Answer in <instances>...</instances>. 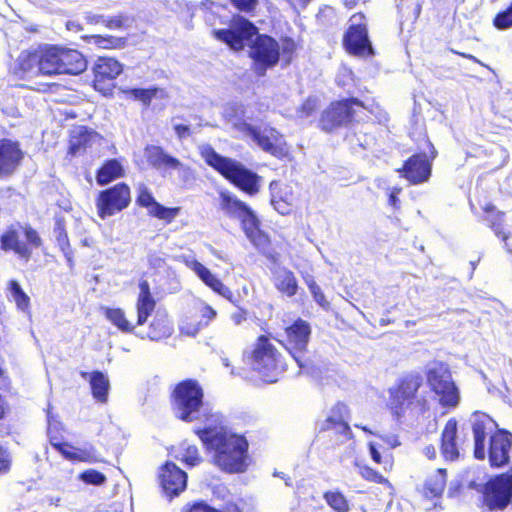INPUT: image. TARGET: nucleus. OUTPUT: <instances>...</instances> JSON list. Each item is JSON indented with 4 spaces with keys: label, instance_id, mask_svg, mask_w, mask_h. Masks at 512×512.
<instances>
[{
    "label": "nucleus",
    "instance_id": "f257e3e1",
    "mask_svg": "<svg viewBox=\"0 0 512 512\" xmlns=\"http://www.w3.org/2000/svg\"><path fill=\"white\" fill-rule=\"evenodd\" d=\"M206 448L211 462L227 473H243L249 466L248 442L243 435L223 425L208 423L195 431Z\"/></svg>",
    "mask_w": 512,
    "mask_h": 512
},
{
    "label": "nucleus",
    "instance_id": "f03ea898",
    "mask_svg": "<svg viewBox=\"0 0 512 512\" xmlns=\"http://www.w3.org/2000/svg\"><path fill=\"white\" fill-rule=\"evenodd\" d=\"M256 27L244 18L234 19L228 29L214 30V36L226 43L231 49L238 51L244 46H250V57L254 60L258 75H264L268 68L275 66L279 60L280 48L278 43L266 35H258L255 40Z\"/></svg>",
    "mask_w": 512,
    "mask_h": 512
},
{
    "label": "nucleus",
    "instance_id": "7ed1b4c3",
    "mask_svg": "<svg viewBox=\"0 0 512 512\" xmlns=\"http://www.w3.org/2000/svg\"><path fill=\"white\" fill-rule=\"evenodd\" d=\"M473 456L479 461L486 458L491 468L499 469L510 463L512 433L498 428L496 421L487 413L475 411L471 424Z\"/></svg>",
    "mask_w": 512,
    "mask_h": 512
},
{
    "label": "nucleus",
    "instance_id": "20e7f679",
    "mask_svg": "<svg viewBox=\"0 0 512 512\" xmlns=\"http://www.w3.org/2000/svg\"><path fill=\"white\" fill-rule=\"evenodd\" d=\"M200 384L192 379L180 382L174 389L172 408L175 416L185 422L199 421L204 424L221 422V414L213 412L203 401Z\"/></svg>",
    "mask_w": 512,
    "mask_h": 512
},
{
    "label": "nucleus",
    "instance_id": "39448f33",
    "mask_svg": "<svg viewBox=\"0 0 512 512\" xmlns=\"http://www.w3.org/2000/svg\"><path fill=\"white\" fill-rule=\"evenodd\" d=\"M422 386L421 374L411 371L401 375L388 389L387 409L395 419H401L407 411L415 410L423 414L429 410L428 400L425 396L419 395Z\"/></svg>",
    "mask_w": 512,
    "mask_h": 512
},
{
    "label": "nucleus",
    "instance_id": "423d86ee",
    "mask_svg": "<svg viewBox=\"0 0 512 512\" xmlns=\"http://www.w3.org/2000/svg\"><path fill=\"white\" fill-rule=\"evenodd\" d=\"M199 152L209 166L217 170L242 191L251 196L259 192L260 176L247 169L242 163L219 155L211 146L206 144L199 146Z\"/></svg>",
    "mask_w": 512,
    "mask_h": 512
},
{
    "label": "nucleus",
    "instance_id": "0eeeda50",
    "mask_svg": "<svg viewBox=\"0 0 512 512\" xmlns=\"http://www.w3.org/2000/svg\"><path fill=\"white\" fill-rule=\"evenodd\" d=\"M426 384L441 407L454 409L460 402V391L453 380L448 363L434 360L425 370Z\"/></svg>",
    "mask_w": 512,
    "mask_h": 512
},
{
    "label": "nucleus",
    "instance_id": "6e6552de",
    "mask_svg": "<svg viewBox=\"0 0 512 512\" xmlns=\"http://www.w3.org/2000/svg\"><path fill=\"white\" fill-rule=\"evenodd\" d=\"M249 364L267 383L276 382L279 374L286 369L281 354L266 336H260L257 339L249 356Z\"/></svg>",
    "mask_w": 512,
    "mask_h": 512
},
{
    "label": "nucleus",
    "instance_id": "1a4fd4ad",
    "mask_svg": "<svg viewBox=\"0 0 512 512\" xmlns=\"http://www.w3.org/2000/svg\"><path fill=\"white\" fill-rule=\"evenodd\" d=\"M481 506L490 512L503 511L512 503V466L490 477L482 486Z\"/></svg>",
    "mask_w": 512,
    "mask_h": 512
},
{
    "label": "nucleus",
    "instance_id": "9d476101",
    "mask_svg": "<svg viewBox=\"0 0 512 512\" xmlns=\"http://www.w3.org/2000/svg\"><path fill=\"white\" fill-rule=\"evenodd\" d=\"M428 152H416L409 156L396 171L400 177L410 185H419L429 181L432 175L433 161L437 157V150L427 140Z\"/></svg>",
    "mask_w": 512,
    "mask_h": 512
},
{
    "label": "nucleus",
    "instance_id": "9b49d317",
    "mask_svg": "<svg viewBox=\"0 0 512 512\" xmlns=\"http://www.w3.org/2000/svg\"><path fill=\"white\" fill-rule=\"evenodd\" d=\"M26 242L20 240V235L15 229H8L1 236V248L5 251L12 250L25 262H28L32 249L40 248L43 241L36 230L26 225L21 227Z\"/></svg>",
    "mask_w": 512,
    "mask_h": 512
},
{
    "label": "nucleus",
    "instance_id": "f8f14e48",
    "mask_svg": "<svg viewBox=\"0 0 512 512\" xmlns=\"http://www.w3.org/2000/svg\"><path fill=\"white\" fill-rule=\"evenodd\" d=\"M286 338L283 345L292 355L301 369H306L307 364L303 354L307 349L311 335V327L308 322L298 319L285 329Z\"/></svg>",
    "mask_w": 512,
    "mask_h": 512
},
{
    "label": "nucleus",
    "instance_id": "ddd939ff",
    "mask_svg": "<svg viewBox=\"0 0 512 512\" xmlns=\"http://www.w3.org/2000/svg\"><path fill=\"white\" fill-rule=\"evenodd\" d=\"M130 189L126 184H117L100 192L96 207L100 218L105 219L125 209L130 203Z\"/></svg>",
    "mask_w": 512,
    "mask_h": 512
},
{
    "label": "nucleus",
    "instance_id": "4468645a",
    "mask_svg": "<svg viewBox=\"0 0 512 512\" xmlns=\"http://www.w3.org/2000/svg\"><path fill=\"white\" fill-rule=\"evenodd\" d=\"M247 135H249L263 151L277 158H283L289 153V147L284 136L271 126H252Z\"/></svg>",
    "mask_w": 512,
    "mask_h": 512
},
{
    "label": "nucleus",
    "instance_id": "2eb2a0df",
    "mask_svg": "<svg viewBox=\"0 0 512 512\" xmlns=\"http://www.w3.org/2000/svg\"><path fill=\"white\" fill-rule=\"evenodd\" d=\"M350 409L347 404L337 403L331 410L325 421L320 424L321 431H333L338 443H344L350 439Z\"/></svg>",
    "mask_w": 512,
    "mask_h": 512
},
{
    "label": "nucleus",
    "instance_id": "dca6fc26",
    "mask_svg": "<svg viewBox=\"0 0 512 512\" xmlns=\"http://www.w3.org/2000/svg\"><path fill=\"white\" fill-rule=\"evenodd\" d=\"M178 259L189 269H191L206 286L230 302L234 303V295L232 291L227 286H225L223 282L206 266L197 261L194 256L181 255Z\"/></svg>",
    "mask_w": 512,
    "mask_h": 512
},
{
    "label": "nucleus",
    "instance_id": "f3484780",
    "mask_svg": "<svg viewBox=\"0 0 512 512\" xmlns=\"http://www.w3.org/2000/svg\"><path fill=\"white\" fill-rule=\"evenodd\" d=\"M148 162L157 169H171L178 172V176L184 180L192 177V170L175 157L166 153L159 146H149L145 150Z\"/></svg>",
    "mask_w": 512,
    "mask_h": 512
},
{
    "label": "nucleus",
    "instance_id": "a211bd4d",
    "mask_svg": "<svg viewBox=\"0 0 512 512\" xmlns=\"http://www.w3.org/2000/svg\"><path fill=\"white\" fill-rule=\"evenodd\" d=\"M159 478L163 491L169 498L179 495L186 488L187 475L174 463H165L160 470Z\"/></svg>",
    "mask_w": 512,
    "mask_h": 512
},
{
    "label": "nucleus",
    "instance_id": "6ab92c4d",
    "mask_svg": "<svg viewBox=\"0 0 512 512\" xmlns=\"http://www.w3.org/2000/svg\"><path fill=\"white\" fill-rule=\"evenodd\" d=\"M137 203L148 210L150 216L172 222L180 213V207H165L158 203L146 186L140 184L138 187Z\"/></svg>",
    "mask_w": 512,
    "mask_h": 512
},
{
    "label": "nucleus",
    "instance_id": "aec40b11",
    "mask_svg": "<svg viewBox=\"0 0 512 512\" xmlns=\"http://www.w3.org/2000/svg\"><path fill=\"white\" fill-rule=\"evenodd\" d=\"M270 202L281 215H288L294 207L296 196L291 184L273 181L269 185Z\"/></svg>",
    "mask_w": 512,
    "mask_h": 512
},
{
    "label": "nucleus",
    "instance_id": "412c9836",
    "mask_svg": "<svg viewBox=\"0 0 512 512\" xmlns=\"http://www.w3.org/2000/svg\"><path fill=\"white\" fill-rule=\"evenodd\" d=\"M352 110V100L345 99L332 103L322 114L320 125L325 131H333L349 119Z\"/></svg>",
    "mask_w": 512,
    "mask_h": 512
},
{
    "label": "nucleus",
    "instance_id": "4be33fe9",
    "mask_svg": "<svg viewBox=\"0 0 512 512\" xmlns=\"http://www.w3.org/2000/svg\"><path fill=\"white\" fill-rule=\"evenodd\" d=\"M457 433L458 421L455 418L448 419L440 435V453L445 461L453 462L460 457Z\"/></svg>",
    "mask_w": 512,
    "mask_h": 512
},
{
    "label": "nucleus",
    "instance_id": "5701e85b",
    "mask_svg": "<svg viewBox=\"0 0 512 512\" xmlns=\"http://www.w3.org/2000/svg\"><path fill=\"white\" fill-rule=\"evenodd\" d=\"M10 71L20 79H31L41 75L37 48L22 51L11 64Z\"/></svg>",
    "mask_w": 512,
    "mask_h": 512
},
{
    "label": "nucleus",
    "instance_id": "b1692460",
    "mask_svg": "<svg viewBox=\"0 0 512 512\" xmlns=\"http://www.w3.org/2000/svg\"><path fill=\"white\" fill-rule=\"evenodd\" d=\"M54 440L55 437H52V446L70 461L86 463H100L104 461L92 445L74 447L68 443L55 442Z\"/></svg>",
    "mask_w": 512,
    "mask_h": 512
},
{
    "label": "nucleus",
    "instance_id": "393cba45",
    "mask_svg": "<svg viewBox=\"0 0 512 512\" xmlns=\"http://www.w3.org/2000/svg\"><path fill=\"white\" fill-rule=\"evenodd\" d=\"M23 153L18 143L11 140H0V175H11L19 166Z\"/></svg>",
    "mask_w": 512,
    "mask_h": 512
},
{
    "label": "nucleus",
    "instance_id": "a878e982",
    "mask_svg": "<svg viewBox=\"0 0 512 512\" xmlns=\"http://www.w3.org/2000/svg\"><path fill=\"white\" fill-rule=\"evenodd\" d=\"M242 224V228L253 243V245L261 250L265 251L269 244L268 237L259 229V221L254 212L249 208L243 216L239 218Z\"/></svg>",
    "mask_w": 512,
    "mask_h": 512
},
{
    "label": "nucleus",
    "instance_id": "bb28decb",
    "mask_svg": "<svg viewBox=\"0 0 512 512\" xmlns=\"http://www.w3.org/2000/svg\"><path fill=\"white\" fill-rule=\"evenodd\" d=\"M272 282L276 290L287 297L297 294L299 285L295 274L284 266H275L272 270Z\"/></svg>",
    "mask_w": 512,
    "mask_h": 512
},
{
    "label": "nucleus",
    "instance_id": "cd10ccee",
    "mask_svg": "<svg viewBox=\"0 0 512 512\" xmlns=\"http://www.w3.org/2000/svg\"><path fill=\"white\" fill-rule=\"evenodd\" d=\"M377 54L365 23L354 24V57L372 60Z\"/></svg>",
    "mask_w": 512,
    "mask_h": 512
},
{
    "label": "nucleus",
    "instance_id": "c85d7f7f",
    "mask_svg": "<svg viewBox=\"0 0 512 512\" xmlns=\"http://www.w3.org/2000/svg\"><path fill=\"white\" fill-rule=\"evenodd\" d=\"M86 68L87 61L78 50L60 47V74L77 75Z\"/></svg>",
    "mask_w": 512,
    "mask_h": 512
},
{
    "label": "nucleus",
    "instance_id": "c756f323",
    "mask_svg": "<svg viewBox=\"0 0 512 512\" xmlns=\"http://www.w3.org/2000/svg\"><path fill=\"white\" fill-rule=\"evenodd\" d=\"M41 75L60 74V47L43 45L37 48Z\"/></svg>",
    "mask_w": 512,
    "mask_h": 512
},
{
    "label": "nucleus",
    "instance_id": "7c9ffc66",
    "mask_svg": "<svg viewBox=\"0 0 512 512\" xmlns=\"http://www.w3.org/2000/svg\"><path fill=\"white\" fill-rule=\"evenodd\" d=\"M123 70L122 64L114 58L100 57L95 63V88L98 89L101 82L105 80H114L121 74Z\"/></svg>",
    "mask_w": 512,
    "mask_h": 512
},
{
    "label": "nucleus",
    "instance_id": "2f4dec72",
    "mask_svg": "<svg viewBox=\"0 0 512 512\" xmlns=\"http://www.w3.org/2000/svg\"><path fill=\"white\" fill-rule=\"evenodd\" d=\"M139 295L136 303L137 325H143L155 308V301L150 293V287L147 281L139 283Z\"/></svg>",
    "mask_w": 512,
    "mask_h": 512
},
{
    "label": "nucleus",
    "instance_id": "473e14b6",
    "mask_svg": "<svg viewBox=\"0 0 512 512\" xmlns=\"http://www.w3.org/2000/svg\"><path fill=\"white\" fill-rule=\"evenodd\" d=\"M447 481V470L438 468L434 474L427 478L423 485V495L428 499H435L442 496Z\"/></svg>",
    "mask_w": 512,
    "mask_h": 512
},
{
    "label": "nucleus",
    "instance_id": "72a5a7b5",
    "mask_svg": "<svg viewBox=\"0 0 512 512\" xmlns=\"http://www.w3.org/2000/svg\"><path fill=\"white\" fill-rule=\"evenodd\" d=\"M219 200L221 210L229 217L239 219L249 209L244 202L227 190L219 192Z\"/></svg>",
    "mask_w": 512,
    "mask_h": 512
},
{
    "label": "nucleus",
    "instance_id": "f704fd0d",
    "mask_svg": "<svg viewBox=\"0 0 512 512\" xmlns=\"http://www.w3.org/2000/svg\"><path fill=\"white\" fill-rule=\"evenodd\" d=\"M481 210L484 213L483 220L487 223V225L495 232V234L502 238L506 239L507 235L503 228V220L505 217V213L503 211H499L496 206L487 202L481 206Z\"/></svg>",
    "mask_w": 512,
    "mask_h": 512
},
{
    "label": "nucleus",
    "instance_id": "c9c22d12",
    "mask_svg": "<svg viewBox=\"0 0 512 512\" xmlns=\"http://www.w3.org/2000/svg\"><path fill=\"white\" fill-rule=\"evenodd\" d=\"M82 377L88 379L90 382L93 397L101 403H105L108 397L109 380L101 372L95 371L92 373L82 372Z\"/></svg>",
    "mask_w": 512,
    "mask_h": 512
},
{
    "label": "nucleus",
    "instance_id": "e433bc0d",
    "mask_svg": "<svg viewBox=\"0 0 512 512\" xmlns=\"http://www.w3.org/2000/svg\"><path fill=\"white\" fill-rule=\"evenodd\" d=\"M223 115L225 119L232 124V126L240 132L247 134L252 128L245 121V109L240 104H230L224 109Z\"/></svg>",
    "mask_w": 512,
    "mask_h": 512
},
{
    "label": "nucleus",
    "instance_id": "4c0bfd02",
    "mask_svg": "<svg viewBox=\"0 0 512 512\" xmlns=\"http://www.w3.org/2000/svg\"><path fill=\"white\" fill-rule=\"evenodd\" d=\"M124 174L123 165L117 159L108 160L99 169L96 179L99 185H106L111 181L122 177Z\"/></svg>",
    "mask_w": 512,
    "mask_h": 512
},
{
    "label": "nucleus",
    "instance_id": "58836bf2",
    "mask_svg": "<svg viewBox=\"0 0 512 512\" xmlns=\"http://www.w3.org/2000/svg\"><path fill=\"white\" fill-rule=\"evenodd\" d=\"M173 328L166 316H157L149 327L148 338L151 340H161L172 334Z\"/></svg>",
    "mask_w": 512,
    "mask_h": 512
},
{
    "label": "nucleus",
    "instance_id": "ea45409f",
    "mask_svg": "<svg viewBox=\"0 0 512 512\" xmlns=\"http://www.w3.org/2000/svg\"><path fill=\"white\" fill-rule=\"evenodd\" d=\"M8 297L16 304L20 311L29 313L30 298L16 280L8 282Z\"/></svg>",
    "mask_w": 512,
    "mask_h": 512
},
{
    "label": "nucleus",
    "instance_id": "a19ab883",
    "mask_svg": "<svg viewBox=\"0 0 512 512\" xmlns=\"http://www.w3.org/2000/svg\"><path fill=\"white\" fill-rule=\"evenodd\" d=\"M94 135L84 127H78L71 133L69 153L76 155L80 151L89 145Z\"/></svg>",
    "mask_w": 512,
    "mask_h": 512
},
{
    "label": "nucleus",
    "instance_id": "79ce46f5",
    "mask_svg": "<svg viewBox=\"0 0 512 512\" xmlns=\"http://www.w3.org/2000/svg\"><path fill=\"white\" fill-rule=\"evenodd\" d=\"M106 318L121 332L130 333L134 325L127 319L125 312L120 308H103Z\"/></svg>",
    "mask_w": 512,
    "mask_h": 512
},
{
    "label": "nucleus",
    "instance_id": "37998d69",
    "mask_svg": "<svg viewBox=\"0 0 512 512\" xmlns=\"http://www.w3.org/2000/svg\"><path fill=\"white\" fill-rule=\"evenodd\" d=\"M126 93L134 98L135 100L141 101L145 105H149L151 100L156 97H163L164 91L159 88H149V89H141V88H134L129 89L126 91Z\"/></svg>",
    "mask_w": 512,
    "mask_h": 512
},
{
    "label": "nucleus",
    "instance_id": "c03bdc74",
    "mask_svg": "<svg viewBox=\"0 0 512 512\" xmlns=\"http://www.w3.org/2000/svg\"><path fill=\"white\" fill-rule=\"evenodd\" d=\"M493 26L500 31L512 28V0L508 5L497 12L492 20Z\"/></svg>",
    "mask_w": 512,
    "mask_h": 512
},
{
    "label": "nucleus",
    "instance_id": "a18cd8bd",
    "mask_svg": "<svg viewBox=\"0 0 512 512\" xmlns=\"http://www.w3.org/2000/svg\"><path fill=\"white\" fill-rule=\"evenodd\" d=\"M178 457L182 462L191 467L198 465L202 460L198 448L188 443H182Z\"/></svg>",
    "mask_w": 512,
    "mask_h": 512
},
{
    "label": "nucleus",
    "instance_id": "49530a36",
    "mask_svg": "<svg viewBox=\"0 0 512 512\" xmlns=\"http://www.w3.org/2000/svg\"><path fill=\"white\" fill-rule=\"evenodd\" d=\"M90 43L96 45L99 48L112 49L121 47L123 41L121 38L114 36L92 35L90 37Z\"/></svg>",
    "mask_w": 512,
    "mask_h": 512
},
{
    "label": "nucleus",
    "instance_id": "de8ad7c7",
    "mask_svg": "<svg viewBox=\"0 0 512 512\" xmlns=\"http://www.w3.org/2000/svg\"><path fill=\"white\" fill-rule=\"evenodd\" d=\"M55 233H56V239H57L58 246L60 247L69 266L71 267L73 265L72 252L70 250V244H69L67 233L60 225H58V227L56 228Z\"/></svg>",
    "mask_w": 512,
    "mask_h": 512
},
{
    "label": "nucleus",
    "instance_id": "09e8293b",
    "mask_svg": "<svg viewBox=\"0 0 512 512\" xmlns=\"http://www.w3.org/2000/svg\"><path fill=\"white\" fill-rule=\"evenodd\" d=\"M327 503L337 512H348L349 507L344 496L339 492H327L325 494Z\"/></svg>",
    "mask_w": 512,
    "mask_h": 512
},
{
    "label": "nucleus",
    "instance_id": "8fccbe9b",
    "mask_svg": "<svg viewBox=\"0 0 512 512\" xmlns=\"http://www.w3.org/2000/svg\"><path fill=\"white\" fill-rule=\"evenodd\" d=\"M79 479L82 480L86 484L100 486L106 482V476L94 469H88L83 471L79 475Z\"/></svg>",
    "mask_w": 512,
    "mask_h": 512
},
{
    "label": "nucleus",
    "instance_id": "3c124183",
    "mask_svg": "<svg viewBox=\"0 0 512 512\" xmlns=\"http://www.w3.org/2000/svg\"><path fill=\"white\" fill-rule=\"evenodd\" d=\"M197 313L201 318L199 321L204 327H207L217 315L216 310L204 302L199 303L197 306Z\"/></svg>",
    "mask_w": 512,
    "mask_h": 512
},
{
    "label": "nucleus",
    "instance_id": "603ef678",
    "mask_svg": "<svg viewBox=\"0 0 512 512\" xmlns=\"http://www.w3.org/2000/svg\"><path fill=\"white\" fill-rule=\"evenodd\" d=\"M205 328L200 321L186 320L180 325V331L187 336H195L200 330Z\"/></svg>",
    "mask_w": 512,
    "mask_h": 512
},
{
    "label": "nucleus",
    "instance_id": "864d4df0",
    "mask_svg": "<svg viewBox=\"0 0 512 512\" xmlns=\"http://www.w3.org/2000/svg\"><path fill=\"white\" fill-rule=\"evenodd\" d=\"M359 473L364 479L368 481H372L378 484L386 482V479L380 473L368 466L360 467Z\"/></svg>",
    "mask_w": 512,
    "mask_h": 512
},
{
    "label": "nucleus",
    "instance_id": "5fc2aeb1",
    "mask_svg": "<svg viewBox=\"0 0 512 512\" xmlns=\"http://www.w3.org/2000/svg\"><path fill=\"white\" fill-rule=\"evenodd\" d=\"M48 420V436L50 438V443L52 444V437H55V442H60L58 440V432L61 430V423L57 420L56 416L52 415L50 412L47 414Z\"/></svg>",
    "mask_w": 512,
    "mask_h": 512
},
{
    "label": "nucleus",
    "instance_id": "6e6d98bb",
    "mask_svg": "<svg viewBox=\"0 0 512 512\" xmlns=\"http://www.w3.org/2000/svg\"><path fill=\"white\" fill-rule=\"evenodd\" d=\"M353 103L354 106L359 108L358 110H366L371 116H375L376 111L378 110V105L375 103L373 99H371L370 102L365 104L363 101H360L354 97Z\"/></svg>",
    "mask_w": 512,
    "mask_h": 512
},
{
    "label": "nucleus",
    "instance_id": "4d7b16f0",
    "mask_svg": "<svg viewBox=\"0 0 512 512\" xmlns=\"http://www.w3.org/2000/svg\"><path fill=\"white\" fill-rule=\"evenodd\" d=\"M317 100L315 98H308L299 110L300 117H308L316 109Z\"/></svg>",
    "mask_w": 512,
    "mask_h": 512
},
{
    "label": "nucleus",
    "instance_id": "13d9d810",
    "mask_svg": "<svg viewBox=\"0 0 512 512\" xmlns=\"http://www.w3.org/2000/svg\"><path fill=\"white\" fill-rule=\"evenodd\" d=\"M402 192L401 187H393L388 195V203L394 210L400 209V200L398 198L399 194Z\"/></svg>",
    "mask_w": 512,
    "mask_h": 512
},
{
    "label": "nucleus",
    "instance_id": "bf43d9fd",
    "mask_svg": "<svg viewBox=\"0 0 512 512\" xmlns=\"http://www.w3.org/2000/svg\"><path fill=\"white\" fill-rule=\"evenodd\" d=\"M352 80V73L349 68L342 67L337 75V83L340 86H347Z\"/></svg>",
    "mask_w": 512,
    "mask_h": 512
},
{
    "label": "nucleus",
    "instance_id": "052dcab7",
    "mask_svg": "<svg viewBox=\"0 0 512 512\" xmlns=\"http://www.w3.org/2000/svg\"><path fill=\"white\" fill-rule=\"evenodd\" d=\"M258 0H231V2L236 6L239 10L242 11H251L255 8Z\"/></svg>",
    "mask_w": 512,
    "mask_h": 512
},
{
    "label": "nucleus",
    "instance_id": "680f3d73",
    "mask_svg": "<svg viewBox=\"0 0 512 512\" xmlns=\"http://www.w3.org/2000/svg\"><path fill=\"white\" fill-rule=\"evenodd\" d=\"M313 295L314 300L324 309H327L329 306V302L326 300L321 288L318 287L315 290L310 291Z\"/></svg>",
    "mask_w": 512,
    "mask_h": 512
},
{
    "label": "nucleus",
    "instance_id": "e2e57ef3",
    "mask_svg": "<svg viewBox=\"0 0 512 512\" xmlns=\"http://www.w3.org/2000/svg\"><path fill=\"white\" fill-rule=\"evenodd\" d=\"M10 466L8 453L0 446V473L6 472Z\"/></svg>",
    "mask_w": 512,
    "mask_h": 512
},
{
    "label": "nucleus",
    "instance_id": "0e129e2a",
    "mask_svg": "<svg viewBox=\"0 0 512 512\" xmlns=\"http://www.w3.org/2000/svg\"><path fill=\"white\" fill-rule=\"evenodd\" d=\"M343 45L348 54H352V26H350L343 39Z\"/></svg>",
    "mask_w": 512,
    "mask_h": 512
},
{
    "label": "nucleus",
    "instance_id": "69168bd1",
    "mask_svg": "<svg viewBox=\"0 0 512 512\" xmlns=\"http://www.w3.org/2000/svg\"><path fill=\"white\" fill-rule=\"evenodd\" d=\"M123 21H124L123 17H121V16L112 17L106 21L103 20V22H105V25L110 29L122 27Z\"/></svg>",
    "mask_w": 512,
    "mask_h": 512
},
{
    "label": "nucleus",
    "instance_id": "338daca9",
    "mask_svg": "<svg viewBox=\"0 0 512 512\" xmlns=\"http://www.w3.org/2000/svg\"><path fill=\"white\" fill-rule=\"evenodd\" d=\"M231 320L235 325H240L246 320V312L238 309L231 314Z\"/></svg>",
    "mask_w": 512,
    "mask_h": 512
},
{
    "label": "nucleus",
    "instance_id": "774afa93",
    "mask_svg": "<svg viewBox=\"0 0 512 512\" xmlns=\"http://www.w3.org/2000/svg\"><path fill=\"white\" fill-rule=\"evenodd\" d=\"M174 130L180 139H184L190 134V128L186 125L177 124L174 126Z\"/></svg>",
    "mask_w": 512,
    "mask_h": 512
}]
</instances>
